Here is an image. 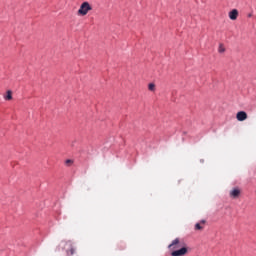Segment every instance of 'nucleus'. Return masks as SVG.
I'll return each instance as SVG.
<instances>
[{
	"label": "nucleus",
	"mask_w": 256,
	"mask_h": 256,
	"mask_svg": "<svg viewBox=\"0 0 256 256\" xmlns=\"http://www.w3.org/2000/svg\"><path fill=\"white\" fill-rule=\"evenodd\" d=\"M236 119L238 121H245V119H247V113L245 111L238 112L236 115Z\"/></svg>",
	"instance_id": "nucleus-5"
},
{
	"label": "nucleus",
	"mask_w": 256,
	"mask_h": 256,
	"mask_svg": "<svg viewBox=\"0 0 256 256\" xmlns=\"http://www.w3.org/2000/svg\"><path fill=\"white\" fill-rule=\"evenodd\" d=\"M179 247H181L179 249ZM168 249L174 250L171 252V256H185L189 253V248L186 243H181V239L175 238L171 244H169ZM178 249V250H175Z\"/></svg>",
	"instance_id": "nucleus-1"
},
{
	"label": "nucleus",
	"mask_w": 256,
	"mask_h": 256,
	"mask_svg": "<svg viewBox=\"0 0 256 256\" xmlns=\"http://www.w3.org/2000/svg\"><path fill=\"white\" fill-rule=\"evenodd\" d=\"M71 163H73V160H66V165H71Z\"/></svg>",
	"instance_id": "nucleus-11"
},
{
	"label": "nucleus",
	"mask_w": 256,
	"mask_h": 256,
	"mask_svg": "<svg viewBox=\"0 0 256 256\" xmlns=\"http://www.w3.org/2000/svg\"><path fill=\"white\" fill-rule=\"evenodd\" d=\"M239 195H241V190H239V188H234L230 192V197H232L233 199H237V197H239Z\"/></svg>",
	"instance_id": "nucleus-6"
},
{
	"label": "nucleus",
	"mask_w": 256,
	"mask_h": 256,
	"mask_svg": "<svg viewBox=\"0 0 256 256\" xmlns=\"http://www.w3.org/2000/svg\"><path fill=\"white\" fill-rule=\"evenodd\" d=\"M218 52L219 53H225V46L223 44H220L218 47Z\"/></svg>",
	"instance_id": "nucleus-9"
},
{
	"label": "nucleus",
	"mask_w": 256,
	"mask_h": 256,
	"mask_svg": "<svg viewBox=\"0 0 256 256\" xmlns=\"http://www.w3.org/2000/svg\"><path fill=\"white\" fill-rule=\"evenodd\" d=\"M248 17H249V18L253 17V14H251V13H250V14H248Z\"/></svg>",
	"instance_id": "nucleus-12"
},
{
	"label": "nucleus",
	"mask_w": 256,
	"mask_h": 256,
	"mask_svg": "<svg viewBox=\"0 0 256 256\" xmlns=\"http://www.w3.org/2000/svg\"><path fill=\"white\" fill-rule=\"evenodd\" d=\"M206 221L205 220H201L200 223H196L195 224V230L196 231H203L204 229V225H205Z\"/></svg>",
	"instance_id": "nucleus-7"
},
{
	"label": "nucleus",
	"mask_w": 256,
	"mask_h": 256,
	"mask_svg": "<svg viewBox=\"0 0 256 256\" xmlns=\"http://www.w3.org/2000/svg\"><path fill=\"white\" fill-rule=\"evenodd\" d=\"M66 244L70 247V249L66 251V255H75V245H73L71 241H68Z\"/></svg>",
	"instance_id": "nucleus-3"
},
{
	"label": "nucleus",
	"mask_w": 256,
	"mask_h": 256,
	"mask_svg": "<svg viewBox=\"0 0 256 256\" xmlns=\"http://www.w3.org/2000/svg\"><path fill=\"white\" fill-rule=\"evenodd\" d=\"M5 101H11L13 99V92L11 90H8L6 92V96H4Z\"/></svg>",
	"instance_id": "nucleus-8"
},
{
	"label": "nucleus",
	"mask_w": 256,
	"mask_h": 256,
	"mask_svg": "<svg viewBox=\"0 0 256 256\" xmlns=\"http://www.w3.org/2000/svg\"><path fill=\"white\" fill-rule=\"evenodd\" d=\"M148 89H149V91H155V84L154 83H150L148 85Z\"/></svg>",
	"instance_id": "nucleus-10"
},
{
	"label": "nucleus",
	"mask_w": 256,
	"mask_h": 256,
	"mask_svg": "<svg viewBox=\"0 0 256 256\" xmlns=\"http://www.w3.org/2000/svg\"><path fill=\"white\" fill-rule=\"evenodd\" d=\"M93 7H91V4L89 2H83L78 10V15H82V17H85L89 11H92Z\"/></svg>",
	"instance_id": "nucleus-2"
},
{
	"label": "nucleus",
	"mask_w": 256,
	"mask_h": 256,
	"mask_svg": "<svg viewBox=\"0 0 256 256\" xmlns=\"http://www.w3.org/2000/svg\"><path fill=\"white\" fill-rule=\"evenodd\" d=\"M237 17H239V11L237 9H233L229 12V19H231V21H236Z\"/></svg>",
	"instance_id": "nucleus-4"
}]
</instances>
